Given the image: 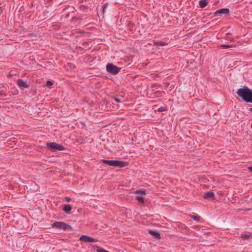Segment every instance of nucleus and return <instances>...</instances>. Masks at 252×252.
Instances as JSON below:
<instances>
[{
  "instance_id": "obj_1",
  "label": "nucleus",
  "mask_w": 252,
  "mask_h": 252,
  "mask_svg": "<svg viewBox=\"0 0 252 252\" xmlns=\"http://www.w3.org/2000/svg\"><path fill=\"white\" fill-rule=\"evenodd\" d=\"M237 94L246 103H252V90L248 86H244L238 90Z\"/></svg>"
},
{
  "instance_id": "obj_2",
  "label": "nucleus",
  "mask_w": 252,
  "mask_h": 252,
  "mask_svg": "<svg viewBox=\"0 0 252 252\" xmlns=\"http://www.w3.org/2000/svg\"><path fill=\"white\" fill-rule=\"evenodd\" d=\"M101 161L104 164L115 167H124L128 165L127 162L121 160L102 159Z\"/></svg>"
},
{
  "instance_id": "obj_3",
  "label": "nucleus",
  "mask_w": 252,
  "mask_h": 252,
  "mask_svg": "<svg viewBox=\"0 0 252 252\" xmlns=\"http://www.w3.org/2000/svg\"><path fill=\"white\" fill-rule=\"evenodd\" d=\"M52 226L53 228L64 231H71L72 230V228L70 225L63 221H56L52 224Z\"/></svg>"
},
{
  "instance_id": "obj_4",
  "label": "nucleus",
  "mask_w": 252,
  "mask_h": 252,
  "mask_svg": "<svg viewBox=\"0 0 252 252\" xmlns=\"http://www.w3.org/2000/svg\"><path fill=\"white\" fill-rule=\"evenodd\" d=\"M46 147L52 152L63 151L65 149L63 145L57 144L55 142L46 143Z\"/></svg>"
},
{
  "instance_id": "obj_5",
  "label": "nucleus",
  "mask_w": 252,
  "mask_h": 252,
  "mask_svg": "<svg viewBox=\"0 0 252 252\" xmlns=\"http://www.w3.org/2000/svg\"><path fill=\"white\" fill-rule=\"evenodd\" d=\"M121 68L112 63H108L106 65L107 71L113 75L118 74L121 71Z\"/></svg>"
},
{
  "instance_id": "obj_6",
  "label": "nucleus",
  "mask_w": 252,
  "mask_h": 252,
  "mask_svg": "<svg viewBox=\"0 0 252 252\" xmlns=\"http://www.w3.org/2000/svg\"><path fill=\"white\" fill-rule=\"evenodd\" d=\"M230 10L228 8H222L217 10L214 13H211L209 15H213L211 17L221 16L224 15L225 16H228L229 15Z\"/></svg>"
},
{
  "instance_id": "obj_7",
  "label": "nucleus",
  "mask_w": 252,
  "mask_h": 252,
  "mask_svg": "<svg viewBox=\"0 0 252 252\" xmlns=\"http://www.w3.org/2000/svg\"><path fill=\"white\" fill-rule=\"evenodd\" d=\"M79 240L81 241H83L84 242H96L98 241V240L95 239L94 238H92V237L83 235H82L80 238Z\"/></svg>"
},
{
  "instance_id": "obj_8",
  "label": "nucleus",
  "mask_w": 252,
  "mask_h": 252,
  "mask_svg": "<svg viewBox=\"0 0 252 252\" xmlns=\"http://www.w3.org/2000/svg\"><path fill=\"white\" fill-rule=\"evenodd\" d=\"M17 85L21 89L28 88L29 87V85L27 84L25 82H24L22 79H18L17 80Z\"/></svg>"
},
{
  "instance_id": "obj_9",
  "label": "nucleus",
  "mask_w": 252,
  "mask_h": 252,
  "mask_svg": "<svg viewBox=\"0 0 252 252\" xmlns=\"http://www.w3.org/2000/svg\"><path fill=\"white\" fill-rule=\"evenodd\" d=\"M204 198L206 199L214 200L215 199V194L212 191H208L204 194Z\"/></svg>"
},
{
  "instance_id": "obj_10",
  "label": "nucleus",
  "mask_w": 252,
  "mask_h": 252,
  "mask_svg": "<svg viewBox=\"0 0 252 252\" xmlns=\"http://www.w3.org/2000/svg\"><path fill=\"white\" fill-rule=\"evenodd\" d=\"M148 232L150 234H151L153 236H154L157 239H160L161 238L160 233L158 232L157 231L153 230H149Z\"/></svg>"
},
{
  "instance_id": "obj_11",
  "label": "nucleus",
  "mask_w": 252,
  "mask_h": 252,
  "mask_svg": "<svg viewBox=\"0 0 252 252\" xmlns=\"http://www.w3.org/2000/svg\"><path fill=\"white\" fill-rule=\"evenodd\" d=\"M71 209L72 207L69 204H65L63 208V211L67 214L70 213Z\"/></svg>"
},
{
  "instance_id": "obj_12",
  "label": "nucleus",
  "mask_w": 252,
  "mask_h": 252,
  "mask_svg": "<svg viewBox=\"0 0 252 252\" xmlns=\"http://www.w3.org/2000/svg\"><path fill=\"white\" fill-rule=\"evenodd\" d=\"M208 4L207 0H200L199 1V7L201 8L205 7Z\"/></svg>"
},
{
  "instance_id": "obj_13",
  "label": "nucleus",
  "mask_w": 252,
  "mask_h": 252,
  "mask_svg": "<svg viewBox=\"0 0 252 252\" xmlns=\"http://www.w3.org/2000/svg\"><path fill=\"white\" fill-rule=\"evenodd\" d=\"M92 247H95L96 248V252H110L108 251L105 250V249H103L102 248L99 247L98 246L96 245H91Z\"/></svg>"
},
{
  "instance_id": "obj_14",
  "label": "nucleus",
  "mask_w": 252,
  "mask_h": 252,
  "mask_svg": "<svg viewBox=\"0 0 252 252\" xmlns=\"http://www.w3.org/2000/svg\"><path fill=\"white\" fill-rule=\"evenodd\" d=\"M154 45L156 46H164L167 45V43L163 41H155Z\"/></svg>"
},
{
  "instance_id": "obj_15",
  "label": "nucleus",
  "mask_w": 252,
  "mask_h": 252,
  "mask_svg": "<svg viewBox=\"0 0 252 252\" xmlns=\"http://www.w3.org/2000/svg\"><path fill=\"white\" fill-rule=\"evenodd\" d=\"M232 46H233L232 45L222 44V45H220L218 47L220 48H229L232 47Z\"/></svg>"
},
{
  "instance_id": "obj_16",
  "label": "nucleus",
  "mask_w": 252,
  "mask_h": 252,
  "mask_svg": "<svg viewBox=\"0 0 252 252\" xmlns=\"http://www.w3.org/2000/svg\"><path fill=\"white\" fill-rule=\"evenodd\" d=\"M136 198L137 199V200L140 202L143 203L144 202V198L143 196H136Z\"/></svg>"
},
{
  "instance_id": "obj_17",
  "label": "nucleus",
  "mask_w": 252,
  "mask_h": 252,
  "mask_svg": "<svg viewBox=\"0 0 252 252\" xmlns=\"http://www.w3.org/2000/svg\"><path fill=\"white\" fill-rule=\"evenodd\" d=\"M108 5V3H106L104 4L103 5V6H102V12L103 14H105V9L107 8Z\"/></svg>"
},
{
  "instance_id": "obj_18",
  "label": "nucleus",
  "mask_w": 252,
  "mask_h": 252,
  "mask_svg": "<svg viewBox=\"0 0 252 252\" xmlns=\"http://www.w3.org/2000/svg\"><path fill=\"white\" fill-rule=\"evenodd\" d=\"M53 84V82L49 80L47 81L46 82V86L49 88H51Z\"/></svg>"
},
{
  "instance_id": "obj_19",
  "label": "nucleus",
  "mask_w": 252,
  "mask_h": 252,
  "mask_svg": "<svg viewBox=\"0 0 252 252\" xmlns=\"http://www.w3.org/2000/svg\"><path fill=\"white\" fill-rule=\"evenodd\" d=\"M191 218L195 221H198L199 220L200 217V216H197H197H192Z\"/></svg>"
},
{
  "instance_id": "obj_20",
  "label": "nucleus",
  "mask_w": 252,
  "mask_h": 252,
  "mask_svg": "<svg viewBox=\"0 0 252 252\" xmlns=\"http://www.w3.org/2000/svg\"><path fill=\"white\" fill-rule=\"evenodd\" d=\"M166 110V107L162 106V107H160L159 108H158V111L163 112V111H165Z\"/></svg>"
},
{
  "instance_id": "obj_21",
  "label": "nucleus",
  "mask_w": 252,
  "mask_h": 252,
  "mask_svg": "<svg viewBox=\"0 0 252 252\" xmlns=\"http://www.w3.org/2000/svg\"><path fill=\"white\" fill-rule=\"evenodd\" d=\"M137 193H140L141 194H145L146 190H138L136 191Z\"/></svg>"
},
{
  "instance_id": "obj_22",
  "label": "nucleus",
  "mask_w": 252,
  "mask_h": 252,
  "mask_svg": "<svg viewBox=\"0 0 252 252\" xmlns=\"http://www.w3.org/2000/svg\"><path fill=\"white\" fill-rule=\"evenodd\" d=\"M0 95L1 96V99H6L5 97L6 96V95L4 93L0 92Z\"/></svg>"
},
{
  "instance_id": "obj_23",
  "label": "nucleus",
  "mask_w": 252,
  "mask_h": 252,
  "mask_svg": "<svg viewBox=\"0 0 252 252\" xmlns=\"http://www.w3.org/2000/svg\"><path fill=\"white\" fill-rule=\"evenodd\" d=\"M250 235L247 234H242L241 238L244 239H248L250 237Z\"/></svg>"
},
{
  "instance_id": "obj_24",
  "label": "nucleus",
  "mask_w": 252,
  "mask_h": 252,
  "mask_svg": "<svg viewBox=\"0 0 252 252\" xmlns=\"http://www.w3.org/2000/svg\"><path fill=\"white\" fill-rule=\"evenodd\" d=\"M114 99H115V100L117 102L119 103V102H122L121 99L120 98H118V97H115V98H114Z\"/></svg>"
},
{
  "instance_id": "obj_25",
  "label": "nucleus",
  "mask_w": 252,
  "mask_h": 252,
  "mask_svg": "<svg viewBox=\"0 0 252 252\" xmlns=\"http://www.w3.org/2000/svg\"><path fill=\"white\" fill-rule=\"evenodd\" d=\"M66 200L67 202H70L71 200V198L70 197H66Z\"/></svg>"
},
{
  "instance_id": "obj_26",
  "label": "nucleus",
  "mask_w": 252,
  "mask_h": 252,
  "mask_svg": "<svg viewBox=\"0 0 252 252\" xmlns=\"http://www.w3.org/2000/svg\"><path fill=\"white\" fill-rule=\"evenodd\" d=\"M248 169L250 171H251L252 173V166H249L248 167Z\"/></svg>"
},
{
  "instance_id": "obj_27",
  "label": "nucleus",
  "mask_w": 252,
  "mask_h": 252,
  "mask_svg": "<svg viewBox=\"0 0 252 252\" xmlns=\"http://www.w3.org/2000/svg\"><path fill=\"white\" fill-rule=\"evenodd\" d=\"M249 111L252 112V107L250 108Z\"/></svg>"
},
{
  "instance_id": "obj_28",
  "label": "nucleus",
  "mask_w": 252,
  "mask_h": 252,
  "mask_svg": "<svg viewBox=\"0 0 252 252\" xmlns=\"http://www.w3.org/2000/svg\"><path fill=\"white\" fill-rule=\"evenodd\" d=\"M1 12H2V10H1V8L0 7V14H1Z\"/></svg>"
}]
</instances>
